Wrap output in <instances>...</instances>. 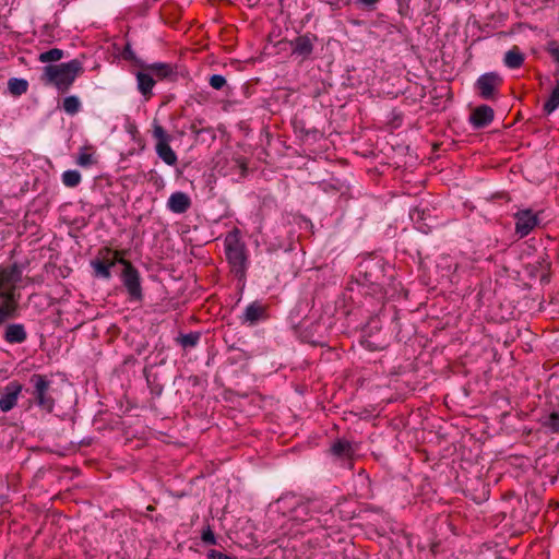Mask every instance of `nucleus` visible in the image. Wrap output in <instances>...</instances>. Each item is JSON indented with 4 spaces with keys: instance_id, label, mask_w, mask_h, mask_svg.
I'll return each instance as SVG.
<instances>
[{
    "instance_id": "nucleus-16",
    "label": "nucleus",
    "mask_w": 559,
    "mask_h": 559,
    "mask_svg": "<svg viewBox=\"0 0 559 559\" xmlns=\"http://www.w3.org/2000/svg\"><path fill=\"white\" fill-rule=\"evenodd\" d=\"M136 80H138V88L139 91L144 95H150L152 92V88L155 84V81L151 73L146 72H138L136 73Z\"/></svg>"
},
{
    "instance_id": "nucleus-24",
    "label": "nucleus",
    "mask_w": 559,
    "mask_h": 559,
    "mask_svg": "<svg viewBox=\"0 0 559 559\" xmlns=\"http://www.w3.org/2000/svg\"><path fill=\"white\" fill-rule=\"evenodd\" d=\"M559 107V86H556L547 102L544 104V111L547 114L554 112Z\"/></svg>"
},
{
    "instance_id": "nucleus-8",
    "label": "nucleus",
    "mask_w": 559,
    "mask_h": 559,
    "mask_svg": "<svg viewBox=\"0 0 559 559\" xmlns=\"http://www.w3.org/2000/svg\"><path fill=\"white\" fill-rule=\"evenodd\" d=\"M501 83V78L496 73H486L478 78L476 87L484 99H490L495 95L497 86Z\"/></svg>"
},
{
    "instance_id": "nucleus-2",
    "label": "nucleus",
    "mask_w": 559,
    "mask_h": 559,
    "mask_svg": "<svg viewBox=\"0 0 559 559\" xmlns=\"http://www.w3.org/2000/svg\"><path fill=\"white\" fill-rule=\"evenodd\" d=\"M83 72V64L80 60L73 59L69 62L46 66L43 69L41 81L46 85H53L59 92H66Z\"/></svg>"
},
{
    "instance_id": "nucleus-25",
    "label": "nucleus",
    "mask_w": 559,
    "mask_h": 559,
    "mask_svg": "<svg viewBox=\"0 0 559 559\" xmlns=\"http://www.w3.org/2000/svg\"><path fill=\"white\" fill-rule=\"evenodd\" d=\"M63 57V51L58 48H52L48 51L41 52L38 57V60L40 62H52V61H59Z\"/></svg>"
},
{
    "instance_id": "nucleus-6",
    "label": "nucleus",
    "mask_w": 559,
    "mask_h": 559,
    "mask_svg": "<svg viewBox=\"0 0 559 559\" xmlns=\"http://www.w3.org/2000/svg\"><path fill=\"white\" fill-rule=\"evenodd\" d=\"M515 231L524 237L528 235L539 223V216L532 210H521L515 214Z\"/></svg>"
},
{
    "instance_id": "nucleus-9",
    "label": "nucleus",
    "mask_w": 559,
    "mask_h": 559,
    "mask_svg": "<svg viewBox=\"0 0 559 559\" xmlns=\"http://www.w3.org/2000/svg\"><path fill=\"white\" fill-rule=\"evenodd\" d=\"M191 206L190 197L181 191L174 192L170 194L167 201V207L170 212L176 214H182L187 212Z\"/></svg>"
},
{
    "instance_id": "nucleus-35",
    "label": "nucleus",
    "mask_w": 559,
    "mask_h": 559,
    "mask_svg": "<svg viewBox=\"0 0 559 559\" xmlns=\"http://www.w3.org/2000/svg\"><path fill=\"white\" fill-rule=\"evenodd\" d=\"M306 509H307V506L301 504V506L298 507V509H296V512L306 511Z\"/></svg>"
},
{
    "instance_id": "nucleus-5",
    "label": "nucleus",
    "mask_w": 559,
    "mask_h": 559,
    "mask_svg": "<svg viewBox=\"0 0 559 559\" xmlns=\"http://www.w3.org/2000/svg\"><path fill=\"white\" fill-rule=\"evenodd\" d=\"M119 263L123 264L124 270L122 272V282L127 288L130 297L133 300H142V288L140 282V274L138 270L127 260L119 259Z\"/></svg>"
},
{
    "instance_id": "nucleus-12",
    "label": "nucleus",
    "mask_w": 559,
    "mask_h": 559,
    "mask_svg": "<svg viewBox=\"0 0 559 559\" xmlns=\"http://www.w3.org/2000/svg\"><path fill=\"white\" fill-rule=\"evenodd\" d=\"M356 450L357 448L346 439H337L331 445L332 454L338 459H350L355 454Z\"/></svg>"
},
{
    "instance_id": "nucleus-10",
    "label": "nucleus",
    "mask_w": 559,
    "mask_h": 559,
    "mask_svg": "<svg viewBox=\"0 0 559 559\" xmlns=\"http://www.w3.org/2000/svg\"><path fill=\"white\" fill-rule=\"evenodd\" d=\"M492 119L493 110L487 105H481L475 108L469 117V121L475 128H484L488 126Z\"/></svg>"
},
{
    "instance_id": "nucleus-1",
    "label": "nucleus",
    "mask_w": 559,
    "mask_h": 559,
    "mask_svg": "<svg viewBox=\"0 0 559 559\" xmlns=\"http://www.w3.org/2000/svg\"><path fill=\"white\" fill-rule=\"evenodd\" d=\"M21 276V270L15 264L0 271V325L17 317L20 296L16 285Z\"/></svg>"
},
{
    "instance_id": "nucleus-7",
    "label": "nucleus",
    "mask_w": 559,
    "mask_h": 559,
    "mask_svg": "<svg viewBox=\"0 0 559 559\" xmlns=\"http://www.w3.org/2000/svg\"><path fill=\"white\" fill-rule=\"evenodd\" d=\"M22 390L23 385L17 381H11L3 388L0 395V409L3 413H8L15 407Z\"/></svg>"
},
{
    "instance_id": "nucleus-28",
    "label": "nucleus",
    "mask_w": 559,
    "mask_h": 559,
    "mask_svg": "<svg viewBox=\"0 0 559 559\" xmlns=\"http://www.w3.org/2000/svg\"><path fill=\"white\" fill-rule=\"evenodd\" d=\"M209 82L214 90H221L226 85V79L221 74L212 75Z\"/></svg>"
},
{
    "instance_id": "nucleus-3",
    "label": "nucleus",
    "mask_w": 559,
    "mask_h": 559,
    "mask_svg": "<svg viewBox=\"0 0 559 559\" xmlns=\"http://www.w3.org/2000/svg\"><path fill=\"white\" fill-rule=\"evenodd\" d=\"M29 382L33 384L32 395L37 405L47 413H51L55 407V399L51 395L50 380L44 374L34 373L31 376Z\"/></svg>"
},
{
    "instance_id": "nucleus-29",
    "label": "nucleus",
    "mask_w": 559,
    "mask_h": 559,
    "mask_svg": "<svg viewBox=\"0 0 559 559\" xmlns=\"http://www.w3.org/2000/svg\"><path fill=\"white\" fill-rule=\"evenodd\" d=\"M78 165L87 167L93 164V156L86 152H81L76 159Z\"/></svg>"
},
{
    "instance_id": "nucleus-23",
    "label": "nucleus",
    "mask_w": 559,
    "mask_h": 559,
    "mask_svg": "<svg viewBox=\"0 0 559 559\" xmlns=\"http://www.w3.org/2000/svg\"><path fill=\"white\" fill-rule=\"evenodd\" d=\"M81 182V174L78 170H67L62 174V183L66 187L74 188Z\"/></svg>"
},
{
    "instance_id": "nucleus-27",
    "label": "nucleus",
    "mask_w": 559,
    "mask_h": 559,
    "mask_svg": "<svg viewBox=\"0 0 559 559\" xmlns=\"http://www.w3.org/2000/svg\"><path fill=\"white\" fill-rule=\"evenodd\" d=\"M153 135L156 139V143H167L170 140L169 135L166 133L164 128L159 124L154 126Z\"/></svg>"
},
{
    "instance_id": "nucleus-13",
    "label": "nucleus",
    "mask_w": 559,
    "mask_h": 559,
    "mask_svg": "<svg viewBox=\"0 0 559 559\" xmlns=\"http://www.w3.org/2000/svg\"><path fill=\"white\" fill-rule=\"evenodd\" d=\"M293 53L307 58L313 50V44L308 35L299 36L292 41Z\"/></svg>"
},
{
    "instance_id": "nucleus-32",
    "label": "nucleus",
    "mask_w": 559,
    "mask_h": 559,
    "mask_svg": "<svg viewBox=\"0 0 559 559\" xmlns=\"http://www.w3.org/2000/svg\"><path fill=\"white\" fill-rule=\"evenodd\" d=\"M202 539L203 542L207 543V544H215V537H214V534L212 531H206L203 533L202 535Z\"/></svg>"
},
{
    "instance_id": "nucleus-17",
    "label": "nucleus",
    "mask_w": 559,
    "mask_h": 559,
    "mask_svg": "<svg viewBox=\"0 0 559 559\" xmlns=\"http://www.w3.org/2000/svg\"><path fill=\"white\" fill-rule=\"evenodd\" d=\"M524 55L520 51L518 47H513L508 50L504 55V63L508 68L516 69L523 64Z\"/></svg>"
},
{
    "instance_id": "nucleus-19",
    "label": "nucleus",
    "mask_w": 559,
    "mask_h": 559,
    "mask_svg": "<svg viewBox=\"0 0 559 559\" xmlns=\"http://www.w3.org/2000/svg\"><path fill=\"white\" fill-rule=\"evenodd\" d=\"M116 262H119L118 258H115L114 260H111L109 262H104V261L97 260V261L92 262V266L94 267L96 275L104 277V278H109L110 277V269L115 265Z\"/></svg>"
},
{
    "instance_id": "nucleus-30",
    "label": "nucleus",
    "mask_w": 559,
    "mask_h": 559,
    "mask_svg": "<svg viewBox=\"0 0 559 559\" xmlns=\"http://www.w3.org/2000/svg\"><path fill=\"white\" fill-rule=\"evenodd\" d=\"M554 60L559 63V47L556 43H550L547 48Z\"/></svg>"
},
{
    "instance_id": "nucleus-20",
    "label": "nucleus",
    "mask_w": 559,
    "mask_h": 559,
    "mask_svg": "<svg viewBox=\"0 0 559 559\" xmlns=\"http://www.w3.org/2000/svg\"><path fill=\"white\" fill-rule=\"evenodd\" d=\"M9 92L14 96L25 94L28 88V83L24 79L12 78L8 81Z\"/></svg>"
},
{
    "instance_id": "nucleus-18",
    "label": "nucleus",
    "mask_w": 559,
    "mask_h": 559,
    "mask_svg": "<svg viewBox=\"0 0 559 559\" xmlns=\"http://www.w3.org/2000/svg\"><path fill=\"white\" fill-rule=\"evenodd\" d=\"M540 425L551 433L559 432V412H552L544 415L540 419Z\"/></svg>"
},
{
    "instance_id": "nucleus-11",
    "label": "nucleus",
    "mask_w": 559,
    "mask_h": 559,
    "mask_svg": "<svg viewBox=\"0 0 559 559\" xmlns=\"http://www.w3.org/2000/svg\"><path fill=\"white\" fill-rule=\"evenodd\" d=\"M264 317L265 308L261 304L254 301L245 309L243 314L241 316V322L253 325L258 321L264 319Z\"/></svg>"
},
{
    "instance_id": "nucleus-31",
    "label": "nucleus",
    "mask_w": 559,
    "mask_h": 559,
    "mask_svg": "<svg viewBox=\"0 0 559 559\" xmlns=\"http://www.w3.org/2000/svg\"><path fill=\"white\" fill-rule=\"evenodd\" d=\"M207 559H231V558L221 551L210 550V552L207 554Z\"/></svg>"
},
{
    "instance_id": "nucleus-15",
    "label": "nucleus",
    "mask_w": 559,
    "mask_h": 559,
    "mask_svg": "<svg viewBox=\"0 0 559 559\" xmlns=\"http://www.w3.org/2000/svg\"><path fill=\"white\" fill-rule=\"evenodd\" d=\"M155 150L158 157L167 165L174 166L177 163V155L170 147L169 142L156 143Z\"/></svg>"
},
{
    "instance_id": "nucleus-26",
    "label": "nucleus",
    "mask_w": 559,
    "mask_h": 559,
    "mask_svg": "<svg viewBox=\"0 0 559 559\" xmlns=\"http://www.w3.org/2000/svg\"><path fill=\"white\" fill-rule=\"evenodd\" d=\"M200 340L199 333H189L185 334L179 338L180 344L187 348V347H194Z\"/></svg>"
},
{
    "instance_id": "nucleus-33",
    "label": "nucleus",
    "mask_w": 559,
    "mask_h": 559,
    "mask_svg": "<svg viewBox=\"0 0 559 559\" xmlns=\"http://www.w3.org/2000/svg\"><path fill=\"white\" fill-rule=\"evenodd\" d=\"M360 3L365 4V5H373L374 3H377L379 0H358Z\"/></svg>"
},
{
    "instance_id": "nucleus-14",
    "label": "nucleus",
    "mask_w": 559,
    "mask_h": 559,
    "mask_svg": "<svg viewBox=\"0 0 559 559\" xmlns=\"http://www.w3.org/2000/svg\"><path fill=\"white\" fill-rule=\"evenodd\" d=\"M27 337L26 331L23 324L14 323L9 324L5 329L4 340L8 343H23Z\"/></svg>"
},
{
    "instance_id": "nucleus-21",
    "label": "nucleus",
    "mask_w": 559,
    "mask_h": 559,
    "mask_svg": "<svg viewBox=\"0 0 559 559\" xmlns=\"http://www.w3.org/2000/svg\"><path fill=\"white\" fill-rule=\"evenodd\" d=\"M147 69L158 79H166L174 74V70L168 63H153Z\"/></svg>"
},
{
    "instance_id": "nucleus-34",
    "label": "nucleus",
    "mask_w": 559,
    "mask_h": 559,
    "mask_svg": "<svg viewBox=\"0 0 559 559\" xmlns=\"http://www.w3.org/2000/svg\"><path fill=\"white\" fill-rule=\"evenodd\" d=\"M124 55H126L127 58H132L133 57L132 56L133 53H132V51H131V49L129 47L126 48Z\"/></svg>"
},
{
    "instance_id": "nucleus-22",
    "label": "nucleus",
    "mask_w": 559,
    "mask_h": 559,
    "mask_svg": "<svg viewBox=\"0 0 559 559\" xmlns=\"http://www.w3.org/2000/svg\"><path fill=\"white\" fill-rule=\"evenodd\" d=\"M62 108L68 115H75L81 109V102L75 95L67 96L63 99Z\"/></svg>"
},
{
    "instance_id": "nucleus-4",
    "label": "nucleus",
    "mask_w": 559,
    "mask_h": 559,
    "mask_svg": "<svg viewBox=\"0 0 559 559\" xmlns=\"http://www.w3.org/2000/svg\"><path fill=\"white\" fill-rule=\"evenodd\" d=\"M225 251L228 262L237 274L242 275L246 267L245 245L240 241L238 231L229 233L225 238Z\"/></svg>"
}]
</instances>
